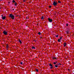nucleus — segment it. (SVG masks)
Returning <instances> with one entry per match:
<instances>
[{
  "label": "nucleus",
  "instance_id": "nucleus-1",
  "mask_svg": "<svg viewBox=\"0 0 74 74\" xmlns=\"http://www.w3.org/2000/svg\"><path fill=\"white\" fill-rule=\"evenodd\" d=\"M9 16L10 17V18H11L12 19H14L15 16H14V15H13L12 14H10Z\"/></svg>",
  "mask_w": 74,
  "mask_h": 74
},
{
  "label": "nucleus",
  "instance_id": "nucleus-2",
  "mask_svg": "<svg viewBox=\"0 0 74 74\" xmlns=\"http://www.w3.org/2000/svg\"><path fill=\"white\" fill-rule=\"evenodd\" d=\"M53 5H54V6H56L58 5V2L55 1H54L53 3Z\"/></svg>",
  "mask_w": 74,
  "mask_h": 74
},
{
  "label": "nucleus",
  "instance_id": "nucleus-3",
  "mask_svg": "<svg viewBox=\"0 0 74 74\" xmlns=\"http://www.w3.org/2000/svg\"><path fill=\"white\" fill-rule=\"evenodd\" d=\"M48 20H49V22H52L53 21L52 19H50L49 18H48Z\"/></svg>",
  "mask_w": 74,
  "mask_h": 74
},
{
  "label": "nucleus",
  "instance_id": "nucleus-4",
  "mask_svg": "<svg viewBox=\"0 0 74 74\" xmlns=\"http://www.w3.org/2000/svg\"><path fill=\"white\" fill-rule=\"evenodd\" d=\"M3 33L5 35H7V32L5 31H4L3 32Z\"/></svg>",
  "mask_w": 74,
  "mask_h": 74
},
{
  "label": "nucleus",
  "instance_id": "nucleus-5",
  "mask_svg": "<svg viewBox=\"0 0 74 74\" xmlns=\"http://www.w3.org/2000/svg\"><path fill=\"white\" fill-rule=\"evenodd\" d=\"M6 18V17L5 16L3 17H2V18L3 20L5 19Z\"/></svg>",
  "mask_w": 74,
  "mask_h": 74
},
{
  "label": "nucleus",
  "instance_id": "nucleus-6",
  "mask_svg": "<svg viewBox=\"0 0 74 74\" xmlns=\"http://www.w3.org/2000/svg\"><path fill=\"white\" fill-rule=\"evenodd\" d=\"M67 45V44H66V43L64 42V47H66Z\"/></svg>",
  "mask_w": 74,
  "mask_h": 74
},
{
  "label": "nucleus",
  "instance_id": "nucleus-7",
  "mask_svg": "<svg viewBox=\"0 0 74 74\" xmlns=\"http://www.w3.org/2000/svg\"><path fill=\"white\" fill-rule=\"evenodd\" d=\"M44 19V16H42L41 18V19L42 20Z\"/></svg>",
  "mask_w": 74,
  "mask_h": 74
},
{
  "label": "nucleus",
  "instance_id": "nucleus-8",
  "mask_svg": "<svg viewBox=\"0 0 74 74\" xmlns=\"http://www.w3.org/2000/svg\"><path fill=\"white\" fill-rule=\"evenodd\" d=\"M53 60H55L56 59H57V58L56 57H54L53 58Z\"/></svg>",
  "mask_w": 74,
  "mask_h": 74
},
{
  "label": "nucleus",
  "instance_id": "nucleus-9",
  "mask_svg": "<svg viewBox=\"0 0 74 74\" xmlns=\"http://www.w3.org/2000/svg\"><path fill=\"white\" fill-rule=\"evenodd\" d=\"M6 47L7 49H8V48L9 46H8V44L6 45Z\"/></svg>",
  "mask_w": 74,
  "mask_h": 74
},
{
  "label": "nucleus",
  "instance_id": "nucleus-10",
  "mask_svg": "<svg viewBox=\"0 0 74 74\" xmlns=\"http://www.w3.org/2000/svg\"><path fill=\"white\" fill-rule=\"evenodd\" d=\"M19 42H20V44H21L22 43V42L21 41V40H19Z\"/></svg>",
  "mask_w": 74,
  "mask_h": 74
},
{
  "label": "nucleus",
  "instance_id": "nucleus-11",
  "mask_svg": "<svg viewBox=\"0 0 74 74\" xmlns=\"http://www.w3.org/2000/svg\"><path fill=\"white\" fill-rule=\"evenodd\" d=\"M17 5V3H16V2H15V4H14V5H15V6H16Z\"/></svg>",
  "mask_w": 74,
  "mask_h": 74
},
{
  "label": "nucleus",
  "instance_id": "nucleus-12",
  "mask_svg": "<svg viewBox=\"0 0 74 74\" xmlns=\"http://www.w3.org/2000/svg\"><path fill=\"white\" fill-rule=\"evenodd\" d=\"M49 66H50V67H52V66H52V65L51 64H49Z\"/></svg>",
  "mask_w": 74,
  "mask_h": 74
},
{
  "label": "nucleus",
  "instance_id": "nucleus-13",
  "mask_svg": "<svg viewBox=\"0 0 74 74\" xmlns=\"http://www.w3.org/2000/svg\"><path fill=\"white\" fill-rule=\"evenodd\" d=\"M35 48H36L33 46L32 47V49H35Z\"/></svg>",
  "mask_w": 74,
  "mask_h": 74
},
{
  "label": "nucleus",
  "instance_id": "nucleus-14",
  "mask_svg": "<svg viewBox=\"0 0 74 74\" xmlns=\"http://www.w3.org/2000/svg\"><path fill=\"white\" fill-rule=\"evenodd\" d=\"M12 1L13 3H15V1H14V0H13Z\"/></svg>",
  "mask_w": 74,
  "mask_h": 74
},
{
  "label": "nucleus",
  "instance_id": "nucleus-15",
  "mask_svg": "<svg viewBox=\"0 0 74 74\" xmlns=\"http://www.w3.org/2000/svg\"><path fill=\"white\" fill-rule=\"evenodd\" d=\"M58 42H60V39H59L58 40Z\"/></svg>",
  "mask_w": 74,
  "mask_h": 74
},
{
  "label": "nucleus",
  "instance_id": "nucleus-16",
  "mask_svg": "<svg viewBox=\"0 0 74 74\" xmlns=\"http://www.w3.org/2000/svg\"><path fill=\"white\" fill-rule=\"evenodd\" d=\"M56 63H57V62H54V64H56Z\"/></svg>",
  "mask_w": 74,
  "mask_h": 74
},
{
  "label": "nucleus",
  "instance_id": "nucleus-17",
  "mask_svg": "<svg viewBox=\"0 0 74 74\" xmlns=\"http://www.w3.org/2000/svg\"><path fill=\"white\" fill-rule=\"evenodd\" d=\"M58 3H61V2H60V1H58Z\"/></svg>",
  "mask_w": 74,
  "mask_h": 74
},
{
  "label": "nucleus",
  "instance_id": "nucleus-18",
  "mask_svg": "<svg viewBox=\"0 0 74 74\" xmlns=\"http://www.w3.org/2000/svg\"><path fill=\"white\" fill-rule=\"evenodd\" d=\"M55 67H58V65H56L55 66Z\"/></svg>",
  "mask_w": 74,
  "mask_h": 74
},
{
  "label": "nucleus",
  "instance_id": "nucleus-19",
  "mask_svg": "<svg viewBox=\"0 0 74 74\" xmlns=\"http://www.w3.org/2000/svg\"><path fill=\"white\" fill-rule=\"evenodd\" d=\"M38 34H39V35H40V34H41V33H40V32H38Z\"/></svg>",
  "mask_w": 74,
  "mask_h": 74
},
{
  "label": "nucleus",
  "instance_id": "nucleus-20",
  "mask_svg": "<svg viewBox=\"0 0 74 74\" xmlns=\"http://www.w3.org/2000/svg\"><path fill=\"white\" fill-rule=\"evenodd\" d=\"M59 39L60 40H62V37H60V38Z\"/></svg>",
  "mask_w": 74,
  "mask_h": 74
},
{
  "label": "nucleus",
  "instance_id": "nucleus-21",
  "mask_svg": "<svg viewBox=\"0 0 74 74\" xmlns=\"http://www.w3.org/2000/svg\"><path fill=\"white\" fill-rule=\"evenodd\" d=\"M52 68H53V66H51V67H50L51 69H52Z\"/></svg>",
  "mask_w": 74,
  "mask_h": 74
},
{
  "label": "nucleus",
  "instance_id": "nucleus-22",
  "mask_svg": "<svg viewBox=\"0 0 74 74\" xmlns=\"http://www.w3.org/2000/svg\"><path fill=\"white\" fill-rule=\"evenodd\" d=\"M36 71H37V72H38V69H36Z\"/></svg>",
  "mask_w": 74,
  "mask_h": 74
},
{
  "label": "nucleus",
  "instance_id": "nucleus-23",
  "mask_svg": "<svg viewBox=\"0 0 74 74\" xmlns=\"http://www.w3.org/2000/svg\"><path fill=\"white\" fill-rule=\"evenodd\" d=\"M21 64H23V62H21V63H20Z\"/></svg>",
  "mask_w": 74,
  "mask_h": 74
},
{
  "label": "nucleus",
  "instance_id": "nucleus-24",
  "mask_svg": "<svg viewBox=\"0 0 74 74\" xmlns=\"http://www.w3.org/2000/svg\"><path fill=\"white\" fill-rule=\"evenodd\" d=\"M23 2H25L26 1V0H23Z\"/></svg>",
  "mask_w": 74,
  "mask_h": 74
},
{
  "label": "nucleus",
  "instance_id": "nucleus-25",
  "mask_svg": "<svg viewBox=\"0 0 74 74\" xmlns=\"http://www.w3.org/2000/svg\"><path fill=\"white\" fill-rule=\"evenodd\" d=\"M68 25H69L68 24H66V25L67 26H68Z\"/></svg>",
  "mask_w": 74,
  "mask_h": 74
},
{
  "label": "nucleus",
  "instance_id": "nucleus-26",
  "mask_svg": "<svg viewBox=\"0 0 74 74\" xmlns=\"http://www.w3.org/2000/svg\"><path fill=\"white\" fill-rule=\"evenodd\" d=\"M56 37H58V35H57V36H56Z\"/></svg>",
  "mask_w": 74,
  "mask_h": 74
},
{
  "label": "nucleus",
  "instance_id": "nucleus-27",
  "mask_svg": "<svg viewBox=\"0 0 74 74\" xmlns=\"http://www.w3.org/2000/svg\"><path fill=\"white\" fill-rule=\"evenodd\" d=\"M51 6H49V8H51Z\"/></svg>",
  "mask_w": 74,
  "mask_h": 74
},
{
  "label": "nucleus",
  "instance_id": "nucleus-28",
  "mask_svg": "<svg viewBox=\"0 0 74 74\" xmlns=\"http://www.w3.org/2000/svg\"><path fill=\"white\" fill-rule=\"evenodd\" d=\"M59 64H60V65H61V64H60V63Z\"/></svg>",
  "mask_w": 74,
  "mask_h": 74
},
{
  "label": "nucleus",
  "instance_id": "nucleus-29",
  "mask_svg": "<svg viewBox=\"0 0 74 74\" xmlns=\"http://www.w3.org/2000/svg\"><path fill=\"white\" fill-rule=\"evenodd\" d=\"M2 0H0V1H2Z\"/></svg>",
  "mask_w": 74,
  "mask_h": 74
},
{
  "label": "nucleus",
  "instance_id": "nucleus-30",
  "mask_svg": "<svg viewBox=\"0 0 74 74\" xmlns=\"http://www.w3.org/2000/svg\"><path fill=\"white\" fill-rule=\"evenodd\" d=\"M66 33H67V34H68V32H67Z\"/></svg>",
  "mask_w": 74,
  "mask_h": 74
},
{
  "label": "nucleus",
  "instance_id": "nucleus-31",
  "mask_svg": "<svg viewBox=\"0 0 74 74\" xmlns=\"http://www.w3.org/2000/svg\"><path fill=\"white\" fill-rule=\"evenodd\" d=\"M1 16H3V15H1Z\"/></svg>",
  "mask_w": 74,
  "mask_h": 74
},
{
  "label": "nucleus",
  "instance_id": "nucleus-32",
  "mask_svg": "<svg viewBox=\"0 0 74 74\" xmlns=\"http://www.w3.org/2000/svg\"><path fill=\"white\" fill-rule=\"evenodd\" d=\"M1 8H0V9H1Z\"/></svg>",
  "mask_w": 74,
  "mask_h": 74
}]
</instances>
